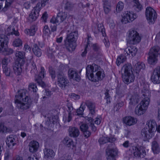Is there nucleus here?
<instances>
[{"mask_svg": "<svg viewBox=\"0 0 160 160\" xmlns=\"http://www.w3.org/2000/svg\"><path fill=\"white\" fill-rule=\"evenodd\" d=\"M124 123L126 125L131 126L136 124L137 121V119L131 116H128L124 117L123 119Z\"/></svg>", "mask_w": 160, "mask_h": 160, "instance_id": "18", "label": "nucleus"}, {"mask_svg": "<svg viewBox=\"0 0 160 160\" xmlns=\"http://www.w3.org/2000/svg\"><path fill=\"white\" fill-rule=\"evenodd\" d=\"M23 50L24 51L28 52H30L31 49L30 47L27 43H26L24 45Z\"/></svg>", "mask_w": 160, "mask_h": 160, "instance_id": "57", "label": "nucleus"}, {"mask_svg": "<svg viewBox=\"0 0 160 160\" xmlns=\"http://www.w3.org/2000/svg\"><path fill=\"white\" fill-rule=\"evenodd\" d=\"M68 132L70 136L73 138L78 137L80 134L78 129L75 127H70Z\"/></svg>", "mask_w": 160, "mask_h": 160, "instance_id": "26", "label": "nucleus"}, {"mask_svg": "<svg viewBox=\"0 0 160 160\" xmlns=\"http://www.w3.org/2000/svg\"><path fill=\"white\" fill-rule=\"evenodd\" d=\"M103 8L105 13L108 14L111 11V3L107 0L103 1Z\"/></svg>", "mask_w": 160, "mask_h": 160, "instance_id": "32", "label": "nucleus"}, {"mask_svg": "<svg viewBox=\"0 0 160 160\" xmlns=\"http://www.w3.org/2000/svg\"><path fill=\"white\" fill-rule=\"evenodd\" d=\"M70 98L75 100H77L80 98V97L78 95L73 93L71 94Z\"/></svg>", "mask_w": 160, "mask_h": 160, "instance_id": "58", "label": "nucleus"}, {"mask_svg": "<svg viewBox=\"0 0 160 160\" xmlns=\"http://www.w3.org/2000/svg\"><path fill=\"white\" fill-rule=\"evenodd\" d=\"M78 36V32L76 31L72 32L67 34V38L64 41L65 45L69 52L73 51L75 49Z\"/></svg>", "mask_w": 160, "mask_h": 160, "instance_id": "4", "label": "nucleus"}, {"mask_svg": "<svg viewBox=\"0 0 160 160\" xmlns=\"http://www.w3.org/2000/svg\"><path fill=\"white\" fill-rule=\"evenodd\" d=\"M121 22L126 24L134 21L138 17L137 14L132 11H126L122 16Z\"/></svg>", "mask_w": 160, "mask_h": 160, "instance_id": "8", "label": "nucleus"}, {"mask_svg": "<svg viewBox=\"0 0 160 160\" xmlns=\"http://www.w3.org/2000/svg\"><path fill=\"white\" fill-rule=\"evenodd\" d=\"M37 26L35 25H32L29 29L25 30V32L30 36H33L35 35L36 31L37 30Z\"/></svg>", "mask_w": 160, "mask_h": 160, "instance_id": "34", "label": "nucleus"}, {"mask_svg": "<svg viewBox=\"0 0 160 160\" xmlns=\"http://www.w3.org/2000/svg\"><path fill=\"white\" fill-rule=\"evenodd\" d=\"M8 43V38L5 39H2L0 42V52L3 53L6 55H10L13 52V50L9 48H6L5 45H7Z\"/></svg>", "mask_w": 160, "mask_h": 160, "instance_id": "12", "label": "nucleus"}, {"mask_svg": "<svg viewBox=\"0 0 160 160\" xmlns=\"http://www.w3.org/2000/svg\"><path fill=\"white\" fill-rule=\"evenodd\" d=\"M129 150L135 157L143 158L146 155L144 149L137 144L131 147Z\"/></svg>", "mask_w": 160, "mask_h": 160, "instance_id": "9", "label": "nucleus"}, {"mask_svg": "<svg viewBox=\"0 0 160 160\" xmlns=\"http://www.w3.org/2000/svg\"><path fill=\"white\" fill-rule=\"evenodd\" d=\"M116 94L117 97L120 98L124 96L125 91L122 88L118 87L116 88Z\"/></svg>", "mask_w": 160, "mask_h": 160, "instance_id": "40", "label": "nucleus"}, {"mask_svg": "<svg viewBox=\"0 0 160 160\" xmlns=\"http://www.w3.org/2000/svg\"><path fill=\"white\" fill-rule=\"evenodd\" d=\"M131 65L129 64H125L122 68L124 73L122 75L123 82L127 84L133 82L135 77L132 73Z\"/></svg>", "mask_w": 160, "mask_h": 160, "instance_id": "5", "label": "nucleus"}, {"mask_svg": "<svg viewBox=\"0 0 160 160\" xmlns=\"http://www.w3.org/2000/svg\"><path fill=\"white\" fill-rule=\"evenodd\" d=\"M14 0H6L5 7L3 8L2 10L4 12L6 11L8 8L12 3Z\"/></svg>", "mask_w": 160, "mask_h": 160, "instance_id": "50", "label": "nucleus"}, {"mask_svg": "<svg viewBox=\"0 0 160 160\" xmlns=\"http://www.w3.org/2000/svg\"><path fill=\"white\" fill-rule=\"evenodd\" d=\"M159 49L160 48L158 46H154L150 49L148 59L149 64L154 65L157 63Z\"/></svg>", "mask_w": 160, "mask_h": 160, "instance_id": "6", "label": "nucleus"}, {"mask_svg": "<svg viewBox=\"0 0 160 160\" xmlns=\"http://www.w3.org/2000/svg\"><path fill=\"white\" fill-rule=\"evenodd\" d=\"M32 51L34 54L38 57L41 56L42 51L39 47L36 44H34L32 47Z\"/></svg>", "mask_w": 160, "mask_h": 160, "instance_id": "31", "label": "nucleus"}, {"mask_svg": "<svg viewBox=\"0 0 160 160\" xmlns=\"http://www.w3.org/2000/svg\"><path fill=\"white\" fill-rule=\"evenodd\" d=\"M12 44L14 47H19L22 45V42L20 39L18 38L14 40Z\"/></svg>", "mask_w": 160, "mask_h": 160, "instance_id": "48", "label": "nucleus"}, {"mask_svg": "<svg viewBox=\"0 0 160 160\" xmlns=\"http://www.w3.org/2000/svg\"><path fill=\"white\" fill-rule=\"evenodd\" d=\"M31 68L32 69L31 72L32 73H33L35 75H36L38 73V72L37 70L35 64H33L32 65Z\"/></svg>", "mask_w": 160, "mask_h": 160, "instance_id": "55", "label": "nucleus"}, {"mask_svg": "<svg viewBox=\"0 0 160 160\" xmlns=\"http://www.w3.org/2000/svg\"><path fill=\"white\" fill-rule=\"evenodd\" d=\"M92 40V38L91 37H90L89 36H88V38L87 39V45L85 47V48L84 50V51L81 54V55L82 57H84L85 56L86 54L87 53V48H88V45H89L90 43L89 42H90V41Z\"/></svg>", "mask_w": 160, "mask_h": 160, "instance_id": "44", "label": "nucleus"}, {"mask_svg": "<svg viewBox=\"0 0 160 160\" xmlns=\"http://www.w3.org/2000/svg\"><path fill=\"white\" fill-rule=\"evenodd\" d=\"M44 158L46 159H51L53 158L55 153L52 149L45 148L43 150Z\"/></svg>", "mask_w": 160, "mask_h": 160, "instance_id": "24", "label": "nucleus"}, {"mask_svg": "<svg viewBox=\"0 0 160 160\" xmlns=\"http://www.w3.org/2000/svg\"><path fill=\"white\" fill-rule=\"evenodd\" d=\"M8 129L6 127L4 126L1 123H0V132L6 133L8 132Z\"/></svg>", "mask_w": 160, "mask_h": 160, "instance_id": "54", "label": "nucleus"}, {"mask_svg": "<svg viewBox=\"0 0 160 160\" xmlns=\"http://www.w3.org/2000/svg\"><path fill=\"white\" fill-rule=\"evenodd\" d=\"M88 125L85 123L82 124L80 127V128L82 132L88 130Z\"/></svg>", "mask_w": 160, "mask_h": 160, "instance_id": "56", "label": "nucleus"}, {"mask_svg": "<svg viewBox=\"0 0 160 160\" xmlns=\"http://www.w3.org/2000/svg\"><path fill=\"white\" fill-rule=\"evenodd\" d=\"M10 62V60L7 58H5L2 59V68L7 67L8 63Z\"/></svg>", "mask_w": 160, "mask_h": 160, "instance_id": "52", "label": "nucleus"}, {"mask_svg": "<svg viewBox=\"0 0 160 160\" xmlns=\"http://www.w3.org/2000/svg\"><path fill=\"white\" fill-rule=\"evenodd\" d=\"M151 79L154 83H158L160 82V67H157L155 69Z\"/></svg>", "mask_w": 160, "mask_h": 160, "instance_id": "16", "label": "nucleus"}, {"mask_svg": "<svg viewBox=\"0 0 160 160\" xmlns=\"http://www.w3.org/2000/svg\"><path fill=\"white\" fill-rule=\"evenodd\" d=\"M83 132L84 137L86 138L88 137L91 135V132L88 130Z\"/></svg>", "mask_w": 160, "mask_h": 160, "instance_id": "61", "label": "nucleus"}, {"mask_svg": "<svg viewBox=\"0 0 160 160\" xmlns=\"http://www.w3.org/2000/svg\"><path fill=\"white\" fill-rule=\"evenodd\" d=\"M22 64L20 63V62H16L13 63L12 67V70L14 72V77L15 75H20L22 71Z\"/></svg>", "mask_w": 160, "mask_h": 160, "instance_id": "17", "label": "nucleus"}, {"mask_svg": "<svg viewBox=\"0 0 160 160\" xmlns=\"http://www.w3.org/2000/svg\"><path fill=\"white\" fill-rule=\"evenodd\" d=\"M86 76L89 79L96 82L102 80L104 77L103 70L99 66L94 63L89 65L86 68Z\"/></svg>", "mask_w": 160, "mask_h": 160, "instance_id": "1", "label": "nucleus"}, {"mask_svg": "<svg viewBox=\"0 0 160 160\" xmlns=\"http://www.w3.org/2000/svg\"><path fill=\"white\" fill-rule=\"evenodd\" d=\"M158 119L159 120H160V102H158Z\"/></svg>", "mask_w": 160, "mask_h": 160, "instance_id": "64", "label": "nucleus"}, {"mask_svg": "<svg viewBox=\"0 0 160 160\" xmlns=\"http://www.w3.org/2000/svg\"><path fill=\"white\" fill-rule=\"evenodd\" d=\"M146 111V110L145 109H144L138 104L136 107L134 112L138 116H140L144 114Z\"/></svg>", "mask_w": 160, "mask_h": 160, "instance_id": "35", "label": "nucleus"}, {"mask_svg": "<svg viewBox=\"0 0 160 160\" xmlns=\"http://www.w3.org/2000/svg\"><path fill=\"white\" fill-rule=\"evenodd\" d=\"M83 102L82 103L79 109H77L76 112L78 115H81L83 113L85 107L84 106V104Z\"/></svg>", "mask_w": 160, "mask_h": 160, "instance_id": "51", "label": "nucleus"}, {"mask_svg": "<svg viewBox=\"0 0 160 160\" xmlns=\"http://www.w3.org/2000/svg\"><path fill=\"white\" fill-rule=\"evenodd\" d=\"M29 151L31 152H35L37 151L39 147L38 142L35 141H31L29 143Z\"/></svg>", "mask_w": 160, "mask_h": 160, "instance_id": "23", "label": "nucleus"}, {"mask_svg": "<svg viewBox=\"0 0 160 160\" xmlns=\"http://www.w3.org/2000/svg\"><path fill=\"white\" fill-rule=\"evenodd\" d=\"M57 82L58 85L62 89H64L69 82L68 80L62 72L57 75Z\"/></svg>", "mask_w": 160, "mask_h": 160, "instance_id": "13", "label": "nucleus"}, {"mask_svg": "<svg viewBox=\"0 0 160 160\" xmlns=\"http://www.w3.org/2000/svg\"><path fill=\"white\" fill-rule=\"evenodd\" d=\"M109 90L108 89H105V97L104 98L106 100L107 103H111V96L109 93Z\"/></svg>", "mask_w": 160, "mask_h": 160, "instance_id": "42", "label": "nucleus"}, {"mask_svg": "<svg viewBox=\"0 0 160 160\" xmlns=\"http://www.w3.org/2000/svg\"><path fill=\"white\" fill-rule=\"evenodd\" d=\"M124 7V4L121 1L119 2L116 6V11L118 12H119L123 9Z\"/></svg>", "mask_w": 160, "mask_h": 160, "instance_id": "45", "label": "nucleus"}, {"mask_svg": "<svg viewBox=\"0 0 160 160\" xmlns=\"http://www.w3.org/2000/svg\"><path fill=\"white\" fill-rule=\"evenodd\" d=\"M7 38H8L6 36L2 33V31L0 30V42H2V39L5 40Z\"/></svg>", "mask_w": 160, "mask_h": 160, "instance_id": "60", "label": "nucleus"}, {"mask_svg": "<svg viewBox=\"0 0 160 160\" xmlns=\"http://www.w3.org/2000/svg\"><path fill=\"white\" fill-rule=\"evenodd\" d=\"M40 11V8L39 7L36 6L32 10L29 16V18L32 21H35L39 15V12Z\"/></svg>", "mask_w": 160, "mask_h": 160, "instance_id": "22", "label": "nucleus"}, {"mask_svg": "<svg viewBox=\"0 0 160 160\" xmlns=\"http://www.w3.org/2000/svg\"><path fill=\"white\" fill-rule=\"evenodd\" d=\"M118 154L116 149L112 148L107 151V158L108 160H116V157Z\"/></svg>", "mask_w": 160, "mask_h": 160, "instance_id": "21", "label": "nucleus"}, {"mask_svg": "<svg viewBox=\"0 0 160 160\" xmlns=\"http://www.w3.org/2000/svg\"><path fill=\"white\" fill-rule=\"evenodd\" d=\"M133 3V8L136 12H139L142 9V6L138 1L134 0Z\"/></svg>", "mask_w": 160, "mask_h": 160, "instance_id": "38", "label": "nucleus"}, {"mask_svg": "<svg viewBox=\"0 0 160 160\" xmlns=\"http://www.w3.org/2000/svg\"><path fill=\"white\" fill-rule=\"evenodd\" d=\"M43 32V36H48L50 34V31L47 25H45L44 27Z\"/></svg>", "mask_w": 160, "mask_h": 160, "instance_id": "46", "label": "nucleus"}, {"mask_svg": "<svg viewBox=\"0 0 160 160\" xmlns=\"http://www.w3.org/2000/svg\"><path fill=\"white\" fill-rule=\"evenodd\" d=\"M128 43L131 44H135L139 43L141 37L139 33L135 30L131 29L128 32Z\"/></svg>", "mask_w": 160, "mask_h": 160, "instance_id": "7", "label": "nucleus"}, {"mask_svg": "<svg viewBox=\"0 0 160 160\" xmlns=\"http://www.w3.org/2000/svg\"><path fill=\"white\" fill-rule=\"evenodd\" d=\"M3 72L7 76H9L11 77H14V72L11 67H5L2 68Z\"/></svg>", "mask_w": 160, "mask_h": 160, "instance_id": "33", "label": "nucleus"}, {"mask_svg": "<svg viewBox=\"0 0 160 160\" xmlns=\"http://www.w3.org/2000/svg\"><path fill=\"white\" fill-rule=\"evenodd\" d=\"M93 119L92 118H89V121L91 123V126L92 127V129L93 131H95L96 130V127L94 126V124L92 123V122Z\"/></svg>", "mask_w": 160, "mask_h": 160, "instance_id": "59", "label": "nucleus"}, {"mask_svg": "<svg viewBox=\"0 0 160 160\" xmlns=\"http://www.w3.org/2000/svg\"><path fill=\"white\" fill-rule=\"evenodd\" d=\"M67 17V13L65 12H60L58 13L56 18H52L50 22L53 24H59L64 22Z\"/></svg>", "mask_w": 160, "mask_h": 160, "instance_id": "11", "label": "nucleus"}, {"mask_svg": "<svg viewBox=\"0 0 160 160\" xmlns=\"http://www.w3.org/2000/svg\"><path fill=\"white\" fill-rule=\"evenodd\" d=\"M63 3L64 4V8L66 10H71L73 7V5L68 1H64L63 2Z\"/></svg>", "mask_w": 160, "mask_h": 160, "instance_id": "43", "label": "nucleus"}, {"mask_svg": "<svg viewBox=\"0 0 160 160\" xmlns=\"http://www.w3.org/2000/svg\"><path fill=\"white\" fill-rule=\"evenodd\" d=\"M48 17V14L47 12H45L43 14L42 18L45 22H46Z\"/></svg>", "mask_w": 160, "mask_h": 160, "instance_id": "62", "label": "nucleus"}, {"mask_svg": "<svg viewBox=\"0 0 160 160\" xmlns=\"http://www.w3.org/2000/svg\"><path fill=\"white\" fill-rule=\"evenodd\" d=\"M143 95L145 97V98L139 104L147 110L150 101V92L148 90H145V92L143 93Z\"/></svg>", "mask_w": 160, "mask_h": 160, "instance_id": "14", "label": "nucleus"}, {"mask_svg": "<svg viewBox=\"0 0 160 160\" xmlns=\"http://www.w3.org/2000/svg\"><path fill=\"white\" fill-rule=\"evenodd\" d=\"M23 6L24 8L26 9H28L30 7V3L29 2H25Z\"/></svg>", "mask_w": 160, "mask_h": 160, "instance_id": "63", "label": "nucleus"}, {"mask_svg": "<svg viewBox=\"0 0 160 160\" xmlns=\"http://www.w3.org/2000/svg\"><path fill=\"white\" fill-rule=\"evenodd\" d=\"M145 68L144 63L141 62H137L133 67L134 72L138 74L141 69H144Z\"/></svg>", "mask_w": 160, "mask_h": 160, "instance_id": "28", "label": "nucleus"}, {"mask_svg": "<svg viewBox=\"0 0 160 160\" xmlns=\"http://www.w3.org/2000/svg\"><path fill=\"white\" fill-rule=\"evenodd\" d=\"M72 114H70V113H68V115H64L63 117V120L64 122H69L72 119Z\"/></svg>", "mask_w": 160, "mask_h": 160, "instance_id": "47", "label": "nucleus"}, {"mask_svg": "<svg viewBox=\"0 0 160 160\" xmlns=\"http://www.w3.org/2000/svg\"><path fill=\"white\" fill-rule=\"evenodd\" d=\"M28 89L29 90L33 92H36L38 90L36 85L33 83H31L29 85Z\"/></svg>", "mask_w": 160, "mask_h": 160, "instance_id": "49", "label": "nucleus"}, {"mask_svg": "<svg viewBox=\"0 0 160 160\" xmlns=\"http://www.w3.org/2000/svg\"><path fill=\"white\" fill-rule=\"evenodd\" d=\"M146 126L148 128V132L146 128L142 129L141 131V135L145 140L150 139L152 138L155 134V128L157 126L156 121L154 120H150L147 122Z\"/></svg>", "mask_w": 160, "mask_h": 160, "instance_id": "3", "label": "nucleus"}, {"mask_svg": "<svg viewBox=\"0 0 160 160\" xmlns=\"http://www.w3.org/2000/svg\"><path fill=\"white\" fill-rule=\"evenodd\" d=\"M68 75L70 79L79 81L80 79V76L78 73V71L72 68H70L68 71Z\"/></svg>", "mask_w": 160, "mask_h": 160, "instance_id": "19", "label": "nucleus"}, {"mask_svg": "<svg viewBox=\"0 0 160 160\" xmlns=\"http://www.w3.org/2000/svg\"><path fill=\"white\" fill-rule=\"evenodd\" d=\"M25 55V53L22 51H17L15 53L16 57L20 59L19 62H20V61H21L22 64H23L24 62L23 58Z\"/></svg>", "mask_w": 160, "mask_h": 160, "instance_id": "39", "label": "nucleus"}, {"mask_svg": "<svg viewBox=\"0 0 160 160\" xmlns=\"http://www.w3.org/2000/svg\"><path fill=\"white\" fill-rule=\"evenodd\" d=\"M49 72L52 78L54 79L56 77L54 69L52 67H50L49 68Z\"/></svg>", "mask_w": 160, "mask_h": 160, "instance_id": "53", "label": "nucleus"}, {"mask_svg": "<svg viewBox=\"0 0 160 160\" xmlns=\"http://www.w3.org/2000/svg\"><path fill=\"white\" fill-rule=\"evenodd\" d=\"M46 75V71L43 67L41 68V71L39 73L38 76L37 78L36 79V81L38 84L43 88L46 86L45 83L42 80Z\"/></svg>", "mask_w": 160, "mask_h": 160, "instance_id": "15", "label": "nucleus"}, {"mask_svg": "<svg viewBox=\"0 0 160 160\" xmlns=\"http://www.w3.org/2000/svg\"><path fill=\"white\" fill-rule=\"evenodd\" d=\"M6 143L7 146L10 148H12L16 144V141L13 135H10L7 138Z\"/></svg>", "mask_w": 160, "mask_h": 160, "instance_id": "30", "label": "nucleus"}, {"mask_svg": "<svg viewBox=\"0 0 160 160\" xmlns=\"http://www.w3.org/2000/svg\"><path fill=\"white\" fill-rule=\"evenodd\" d=\"M94 33L96 34L101 33L103 37L106 36V34L105 32V29L102 24L100 23L98 24V29L94 31Z\"/></svg>", "mask_w": 160, "mask_h": 160, "instance_id": "36", "label": "nucleus"}, {"mask_svg": "<svg viewBox=\"0 0 160 160\" xmlns=\"http://www.w3.org/2000/svg\"><path fill=\"white\" fill-rule=\"evenodd\" d=\"M137 51V49L135 46H131L125 49L124 54L126 56L131 54L132 56H134L136 55Z\"/></svg>", "mask_w": 160, "mask_h": 160, "instance_id": "20", "label": "nucleus"}, {"mask_svg": "<svg viewBox=\"0 0 160 160\" xmlns=\"http://www.w3.org/2000/svg\"><path fill=\"white\" fill-rule=\"evenodd\" d=\"M146 16L149 24L154 23L157 18V13L155 10L151 7L147 8Z\"/></svg>", "mask_w": 160, "mask_h": 160, "instance_id": "10", "label": "nucleus"}, {"mask_svg": "<svg viewBox=\"0 0 160 160\" xmlns=\"http://www.w3.org/2000/svg\"><path fill=\"white\" fill-rule=\"evenodd\" d=\"M116 140L114 138L102 137L99 139L98 142L100 144H103L108 142H114Z\"/></svg>", "mask_w": 160, "mask_h": 160, "instance_id": "27", "label": "nucleus"}, {"mask_svg": "<svg viewBox=\"0 0 160 160\" xmlns=\"http://www.w3.org/2000/svg\"><path fill=\"white\" fill-rule=\"evenodd\" d=\"M84 106L86 105L89 109L90 113L92 115H94L95 113V105L94 103L91 102L87 100L85 102H83Z\"/></svg>", "mask_w": 160, "mask_h": 160, "instance_id": "25", "label": "nucleus"}, {"mask_svg": "<svg viewBox=\"0 0 160 160\" xmlns=\"http://www.w3.org/2000/svg\"><path fill=\"white\" fill-rule=\"evenodd\" d=\"M152 149L154 154H158L160 152V148L157 141L154 140L152 142Z\"/></svg>", "mask_w": 160, "mask_h": 160, "instance_id": "37", "label": "nucleus"}, {"mask_svg": "<svg viewBox=\"0 0 160 160\" xmlns=\"http://www.w3.org/2000/svg\"><path fill=\"white\" fill-rule=\"evenodd\" d=\"M63 143L67 147L71 148L72 149H73L75 147L73 140L68 137L64 138L63 141Z\"/></svg>", "mask_w": 160, "mask_h": 160, "instance_id": "29", "label": "nucleus"}, {"mask_svg": "<svg viewBox=\"0 0 160 160\" xmlns=\"http://www.w3.org/2000/svg\"><path fill=\"white\" fill-rule=\"evenodd\" d=\"M126 56L124 55H120L117 58L116 63L118 66L126 61Z\"/></svg>", "mask_w": 160, "mask_h": 160, "instance_id": "41", "label": "nucleus"}, {"mask_svg": "<svg viewBox=\"0 0 160 160\" xmlns=\"http://www.w3.org/2000/svg\"><path fill=\"white\" fill-rule=\"evenodd\" d=\"M27 91L21 90L18 95L15 96V102L18 109L23 110L28 109L31 104V100L26 95Z\"/></svg>", "mask_w": 160, "mask_h": 160, "instance_id": "2", "label": "nucleus"}]
</instances>
